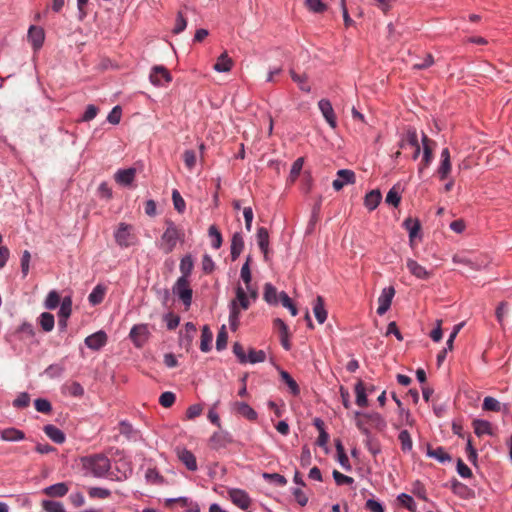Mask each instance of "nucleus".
Returning <instances> with one entry per match:
<instances>
[{
	"mask_svg": "<svg viewBox=\"0 0 512 512\" xmlns=\"http://www.w3.org/2000/svg\"><path fill=\"white\" fill-rule=\"evenodd\" d=\"M81 463L86 475H91L96 478H112V473H110L111 462L104 454L100 453L85 456L81 458Z\"/></svg>",
	"mask_w": 512,
	"mask_h": 512,
	"instance_id": "obj_1",
	"label": "nucleus"
},
{
	"mask_svg": "<svg viewBox=\"0 0 512 512\" xmlns=\"http://www.w3.org/2000/svg\"><path fill=\"white\" fill-rule=\"evenodd\" d=\"M165 225L166 229L161 236L159 247L165 254H169L174 250L178 241H183L184 232L170 219L165 221Z\"/></svg>",
	"mask_w": 512,
	"mask_h": 512,
	"instance_id": "obj_2",
	"label": "nucleus"
},
{
	"mask_svg": "<svg viewBox=\"0 0 512 512\" xmlns=\"http://www.w3.org/2000/svg\"><path fill=\"white\" fill-rule=\"evenodd\" d=\"M250 302L245 290L239 285L236 288V298L230 304L229 322L232 330H236L239 325L240 308L247 310Z\"/></svg>",
	"mask_w": 512,
	"mask_h": 512,
	"instance_id": "obj_3",
	"label": "nucleus"
},
{
	"mask_svg": "<svg viewBox=\"0 0 512 512\" xmlns=\"http://www.w3.org/2000/svg\"><path fill=\"white\" fill-rule=\"evenodd\" d=\"M114 237L116 243L121 247H128L136 241V236L133 233V227L126 223L119 224Z\"/></svg>",
	"mask_w": 512,
	"mask_h": 512,
	"instance_id": "obj_4",
	"label": "nucleus"
},
{
	"mask_svg": "<svg viewBox=\"0 0 512 512\" xmlns=\"http://www.w3.org/2000/svg\"><path fill=\"white\" fill-rule=\"evenodd\" d=\"M173 292L179 297L186 307L191 305L193 292L188 279H185V277H179L173 286Z\"/></svg>",
	"mask_w": 512,
	"mask_h": 512,
	"instance_id": "obj_5",
	"label": "nucleus"
},
{
	"mask_svg": "<svg viewBox=\"0 0 512 512\" xmlns=\"http://www.w3.org/2000/svg\"><path fill=\"white\" fill-rule=\"evenodd\" d=\"M422 144H423V157H422L421 162L418 167V173L420 175L432 163L433 158H434L433 151L436 146L435 141L428 138V136L425 134H423V136H422Z\"/></svg>",
	"mask_w": 512,
	"mask_h": 512,
	"instance_id": "obj_6",
	"label": "nucleus"
},
{
	"mask_svg": "<svg viewBox=\"0 0 512 512\" xmlns=\"http://www.w3.org/2000/svg\"><path fill=\"white\" fill-rule=\"evenodd\" d=\"M149 78L151 83L156 86H164L172 81L170 72L164 66H154Z\"/></svg>",
	"mask_w": 512,
	"mask_h": 512,
	"instance_id": "obj_7",
	"label": "nucleus"
},
{
	"mask_svg": "<svg viewBox=\"0 0 512 512\" xmlns=\"http://www.w3.org/2000/svg\"><path fill=\"white\" fill-rule=\"evenodd\" d=\"M131 340L137 347H142L150 336L147 324L134 325L129 334Z\"/></svg>",
	"mask_w": 512,
	"mask_h": 512,
	"instance_id": "obj_8",
	"label": "nucleus"
},
{
	"mask_svg": "<svg viewBox=\"0 0 512 512\" xmlns=\"http://www.w3.org/2000/svg\"><path fill=\"white\" fill-rule=\"evenodd\" d=\"M395 296V289L393 286L386 287L382 290L379 298H378V308L377 313L382 316L384 315L390 308L392 300Z\"/></svg>",
	"mask_w": 512,
	"mask_h": 512,
	"instance_id": "obj_9",
	"label": "nucleus"
},
{
	"mask_svg": "<svg viewBox=\"0 0 512 512\" xmlns=\"http://www.w3.org/2000/svg\"><path fill=\"white\" fill-rule=\"evenodd\" d=\"M356 180L355 173L349 169H341L337 172V178L332 186L336 191L341 190L347 184H354Z\"/></svg>",
	"mask_w": 512,
	"mask_h": 512,
	"instance_id": "obj_10",
	"label": "nucleus"
},
{
	"mask_svg": "<svg viewBox=\"0 0 512 512\" xmlns=\"http://www.w3.org/2000/svg\"><path fill=\"white\" fill-rule=\"evenodd\" d=\"M406 267L409 272L418 279L428 280L433 275L432 271L427 270L424 266L411 258L407 259Z\"/></svg>",
	"mask_w": 512,
	"mask_h": 512,
	"instance_id": "obj_11",
	"label": "nucleus"
},
{
	"mask_svg": "<svg viewBox=\"0 0 512 512\" xmlns=\"http://www.w3.org/2000/svg\"><path fill=\"white\" fill-rule=\"evenodd\" d=\"M318 107L329 126L335 129L337 121L331 102L327 99H321L318 102Z\"/></svg>",
	"mask_w": 512,
	"mask_h": 512,
	"instance_id": "obj_12",
	"label": "nucleus"
},
{
	"mask_svg": "<svg viewBox=\"0 0 512 512\" xmlns=\"http://www.w3.org/2000/svg\"><path fill=\"white\" fill-rule=\"evenodd\" d=\"M232 442V438L229 433L225 431L215 432L209 439V446L214 450H220L225 448Z\"/></svg>",
	"mask_w": 512,
	"mask_h": 512,
	"instance_id": "obj_13",
	"label": "nucleus"
},
{
	"mask_svg": "<svg viewBox=\"0 0 512 512\" xmlns=\"http://www.w3.org/2000/svg\"><path fill=\"white\" fill-rule=\"evenodd\" d=\"M231 501L242 510H246L251 505V499L248 494L241 489H232L229 491Z\"/></svg>",
	"mask_w": 512,
	"mask_h": 512,
	"instance_id": "obj_14",
	"label": "nucleus"
},
{
	"mask_svg": "<svg viewBox=\"0 0 512 512\" xmlns=\"http://www.w3.org/2000/svg\"><path fill=\"white\" fill-rule=\"evenodd\" d=\"M273 324H274V328L278 331V333L280 335L281 345L283 346V348L285 350H290L291 343L289 341L290 334H289L288 326L280 318L274 319Z\"/></svg>",
	"mask_w": 512,
	"mask_h": 512,
	"instance_id": "obj_15",
	"label": "nucleus"
},
{
	"mask_svg": "<svg viewBox=\"0 0 512 512\" xmlns=\"http://www.w3.org/2000/svg\"><path fill=\"white\" fill-rule=\"evenodd\" d=\"M107 343V335L104 331L100 330L85 338V344L92 350H99Z\"/></svg>",
	"mask_w": 512,
	"mask_h": 512,
	"instance_id": "obj_16",
	"label": "nucleus"
},
{
	"mask_svg": "<svg viewBox=\"0 0 512 512\" xmlns=\"http://www.w3.org/2000/svg\"><path fill=\"white\" fill-rule=\"evenodd\" d=\"M135 176H136V169L128 168V169L118 170L114 175V179L117 183H119L121 185L128 186L134 181Z\"/></svg>",
	"mask_w": 512,
	"mask_h": 512,
	"instance_id": "obj_17",
	"label": "nucleus"
},
{
	"mask_svg": "<svg viewBox=\"0 0 512 512\" xmlns=\"http://www.w3.org/2000/svg\"><path fill=\"white\" fill-rule=\"evenodd\" d=\"M233 410L239 415L254 421L257 419L256 411L245 402L236 401L233 403Z\"/></svg>",
	"mask_w": 512,
	"mask_h": 512,
	"instance_id": "obj_18",
	"label": "nucleus"
},
{
	"mask_svg": "<svg viewBox=\"0 0 512 512\" xmlns=\"http://www.w3.org/2000/svg\"><path fill=\"white\" fill-rule=\"evenodd\" d=\"M179 460L186 466L190 471L197 470V462L194 454L187 449H180L177 452Z\"/></svg>",
	"mask_w": 512,
	"mask_h": 512,
	"instance_id": "obj_19",
	"label": "nucleus"
},
{
	"mask_svg": "<svg viewBox=\"0 0 512 512\" xmlns=\"http://www.w3.org/2000/svg\"><path fill=\"white\" fill-rule=\"evenodd\" d=\"M0 438L3 441L17 442L25 439V433L19 429L10 427L0 431Z\"/></svg>",
	"mask_w": 512,
	"mask_h": 512,
	"instance_id": "obj_20",
	"label": "nucleus"
},
{
	"mask_svg": "<svg viewBox=\"0 0 512 512\" xmlns=\"http://www.w3.org/2000/svg\"><path fill=\"white\" fill-rule=\"evenodd\" d=\"M28 39L31 41L34 49H39L44 42V31L40 27L31 26L28 31Z\"/></svg>",
	"mask_w": 512,
	"mask_h": 512,
	"instance_id": "obj_21",
	"label": "nucleus"
},
{
	"mask_svg": "<svg viewBox=\"0 0 512 512\" xmlns=\"http://www.w3.org/2000/svg\"><path fill=\"white\" fill-rule=\"evenodd\" d=\"M482 409L484 411H492V412H500L504 411L505 413H508V407L507 405H502L497 399L487 396L483 400Z\"/></svg>",
	"mask_w": 512,
	"mask_h": 512,
	"instance_id": "obj_22",
	"label": "nucleus"
},
{
	"mask_svg": "<svg viewBox=\"0 0 512 512\" xmlns=\"http://www.w3.org/2000/svg\"><path fill=\"white\" fill-rule=\"evenodd\" d=\"M355 416L365 419L367 422L371 423L378 429H382L386 425L384 419L379 413H361L357 411L355 412Z\"/></svg>",
	"mask_w": 512,
	"mask_h": 512,
	"instance_id": "obj_23",
	"label": "nucleus"
},
{
	"mask_svg": "<svg viewBox=\"0 0 512 512\" xmlns=\"http://www.w3.org/2000/svg\"><path fill=\"white\" fill-rule=\"evenodd\" d=\"M313 313L320 324H323L326 321L327 311L324 307V300L321 296H317L313 302Z\"/></svg>",
	"mask_w": 512,
	"mask_h": 512,
	"instance_id": "obj_24",
	"label": "nucleus"
},
{
	"mask_svg": "<svg viewBox=\"0 0 512 512\" xmlns=\"http://www.w3.org/2000/svg\"><path fill=\"white\" fill-rule=\"evenodd\" d=\"M257 243L260 250L263 252L264 257L267 258L269 247V233L265 227H260L257 230Z\"/></svg>",
	"mask_w": 512,
	"mask_h": 512,
	"instance_id": "obj_25",
	"label": "nucleus"
},
{
	"mask_svg": "<svg viewBox=\"0 0 512 512\" xmlns=\"http://www.w3.org/2000/svg\"><path fill=\"white\" fill-rule=\"evenodd\" d=\"M233 60L228 56L227 52H223L217 59L213 68L217 72H229L232 69Z\"/></svg>",
	"mask_w": 512,
	"mask_h": 512,
	"instance_id": "obj_26",
	"label": "nucleus"
},
{
	"mask_svg": "<svg viewBox=\"0 0 512 512\" xmlns=\"http://www.w3.org/2000/svg\"><path fill=\"white\" fill-rule=\"evenodd\" d=\"M45 434L55 443L62 444L65 441V434L56 426L48 424L43 428Z\"/></svg>",
	"mask_w": 512,
	"mask_h": 512,
	"instance_id": "obj_27",
	"label": "nucleus"
},
{
	"mask_svg": "<svg viewBox=\"0 0 512 512\" xmlns=\"http://www.w3.org/2000/svg\"><path fill=\"white\" fill-rule=\"evenodd\" d=\"M69 488L66 483H56L44 489V493L49 497H63L67 494Z\"/></svg>",
	"mask_w": 512,
	"mask_h": 512,
	"instance_id": "obj_28",
	"label": "nucleus"
},
{
	"mask_svg": "<svg viewBox=\"0 0 512 512\" xmlns=\"http://www.w3.org/2000/svg\"><path fill=\"white\" fill-rule=\"evenodd\" d=\"M244 248V240L240 233H234L231 240V257L235 260L239 257Z\"/></svg>",
	"mask_w": 512,
	"mask_h": 512,
	"instance_id": "obj_29",
	"label": "nucleus"
},
{
	"mask_svg": "<svg viewBox=\"0 0 512 512\" xmlns=\"http://www.w3.org/2000/svg\"><path fill=\"white\" fill-rule=\"evenodd\" d=\"M381 199V192L379 190H372L366 194L364 199V205L368 210L373 211L374 209L377 208Z\"/></svg>",
	"mask_w": 512,
	"mask_h": 512,
	"instance_id": "obj_30",
	"label": "nucleus"
},
{
	"mask_svg": "<svg viewBox=\"0 0 512 512\" xmlns=\"http://www.w3.org/2000/svg\"><path fill=\"white\" fill-rule=\"evenodd\" d=\"M403 225L408 230L409 239H410V242L412 243L414 238H416L418 236V233L421 230L420 221L418 219L409 217V218L405 219Z\"/></svg>",
	"mask_w": 512,
	"mask_h": 512,
	"instance_id": "obj_31",
	"label": "nucleus"
},
{
	"mask_svg": "<svg viewBox=\"0 0 512 512\" xmlns=\"http://www.w3.org/2000/svg\"><path fill=\"white\" fill-rule=\"evenodd\" d=\"M418 144L419 142L416 130L414 128H409L405 136L400 140L399 147L401 149H404L407 146L414 147L417 146Z\"/></svg>",
	"mask_w": 512,
	"mask_h": 512,
	"instance_id": "obj_32",
	"label": "nucleus"
},
{
	"mask_svg": "<svg viewBox=\"0 0 512 512\" xmlns=\"http://www.w3.org/2000/svg\"><path fill=\"white\" fill-rule=\"evenodd\" d=\"M213 339V333L208 325L202 327L200 349L202 352H208L211 350V343Z\"/></svg>",
	"mask_w": 512,
	"mask_h": 512,
	"instance_id": "obj_33",
	"label": "nucleus"
},
{
	"mask_svg": "<svg viewBox=\"0 0 512 512\" xmlns=\"http://www.w3.org/2000/svg\"><path fill=\"white\" fill-rule=\"evenodd\" d=\"M62 390L73 397H81L84 394V388L76 381L67 382L63 385Z\"/></svg>",
	"mask_w": 512,
	"mask_h": 512,
	"instance_id": "obj_34",
	"label": "nucleus"
},
{
	"mask_svg": "<svg viewBox=\"0 0 512 512\" xmlns=\"http://www.w3.org/2000/svg\"><path fill=\"white\" fill-rule=\"evenodd\" d=\"M474 432L477 436H483L485 434H492V427L490 422L486 420L476 419L473 421Z\"/></svg>",
	"mask_w": 512,
	"mask_h": 512,
	"instance_id": "obj_35",
	"label": "nucleus"
},
{
	"mask_svg": "<svg viewBox=\"0 0 512 512\" xmlns=\"http://www.w3.org/2000/svg\"><path fill=\"white\" fill-rule=\"evenodd\" d=\"M355 394H356V404L362 408L367 407L368 399H367V395H366L365 386L362 381H358V383L355 385Z\"/></svg>",
	"mask_w": 512,
	"mask_h": 512,
	"instance_id": "obj_36",
	"label": "nucleus"
},
{
	"mask_svg": "<svg viewBox=\"0 0 512 512\" xmlns=\"http://www.w3.org/2000/svg\"><path fill=\"white\" fill-rule=\"evenodd\" d=\"M264 300L272 305H276L279 301V294L276 288L270 283H266L264 286Z\"/></svg>",
	"mask_w": 512,
	"mask_h": 512,
	"instance_id": "obj_37",
	"label": "nucleus"
},
{
	"mask_svg": "<svg viewBox=\"0 0 512 512\" xmlns=\"http://www.w3.org/2000/svg\"><path fill=\"white\" fill-rule=\"evenodd\" d=\"M427 455L429 457L437 459L441 463L451 460V456L445 451L443 447H437L436 449H433L430 446H428Z\"/></svg>",
	"mask_w": 512,
	"mask_h": 512,
	"instance_id": "obj_38",
	"label": "nucleus"
},
{
	"mask_svg": "<svg viewBox=\"0 0 512 512\" xmlns=\"http://www.w3.org/2000/svg\"><path fill=\"white\" fill-rule=\"evenodd\" d=\"M105 293L106 288L102 285H97L89 294L88 300L92 305H98L104 300Z\"/></svg>",
	"mask_w": 512,
	"mask_h": 512,
	"instance_id": "obj_39",
	"label": "nucleus"
},
{
	"mask_svg": "<svg viewBox=\"0 0 512 512\" xmlns=\"http://www.w3.org/2000/svg\"><path fill=\"white\" fill-rule=\"evenodd\" d=\"M41 328L45 332H50L54 328L55 320L53 314L49 312H43L38 318Z\"/></svg>",
	"mask_w": 512,
	"mask_h": 512,
	"instance_id": "obj_40",
	"label": "nucleus"
},
{
	"mask_svg": "<svg viewBox=\"0 0 512 512\" xmlns=\"http://www.w3.org/2000/svg\"><path fill=\"white\" fill-rule=\"evenodd\" d=\"M193 266L194 263L191 255L184 256L180 262V271L182 273L181 277H185V279H188L193 270Z\"/></svg>",
	"mask_w": 512,
	"mask_h": 512,
	"instance_id": "obj_41",
	"label": "nucleus"
},
{
	"mask_svg": "<svg viewBox=\"0 0 512 512\" xmlns=\"http://www.w3.org/2000/svg\"><path fill=\"white\" fill-rule=\"evenodd\" d=\"M281 379L287 384L291 393L297 396L300 393V389L296 381L290 376V374L284 370L280 371Z\"/></svg>",
	"mask_w": 512,
	"mask_h": 512,
	"instance_id": "obj_42",
	"label": "nucleus"
},
{
	"mask_svg": "<svg viewBox=\"0 0 512 512\" xmlns=\"http://www.w3.org/2000/svg\"><path fill=\"white\" fill-rule=\"evenodd\" d=\"M303 164H304V158H302V157H300L294 161V163L292 164L291 170H290L289 178H288V181L290 183H294L296 181V179L300 175V172L303 168Z\"/></svg>",
	"mask_w": 512,
	"mask_h": 512,
	"instance_id": "obj_43",
	"label": "nucleus"
},
{
	"mask_svg": "<svg viewBox=\"0 0 512 512\" xmlns=\"http://www.w3.org/2000/svg\"><path fill=\"white\" fill-rule=\"evenodd\" d=\"M290 75H291V78L293 79V81L298 84L299 88L302 91L310 92L311 87L307 83V76L305 74L304 75H298L297 73H295L294 70H290Z\"/></svg>",
	"mask_w": 512,
	"mask_h": 512,
	"instance_id": "obj_44",
	"label": "nucleus"
},
{
	"mask_svg": "<svg viewBox=\"0 0 512 512\" xmlns=\"http://www.w3.org/2000/svg\"><path fill=\"white\" fill-rule=\"evenodd\" d=\"M398 439H399L400 444H401V449L404 452H408V451H410L412 449L413 442H412L410 433L407 430H402L399 433Z\"/></svg>",
	"mask_w": 512,
	"mask_h": 512,
	"instance_id": "obj_45",
	"label": "nucleus"
},
{
	"mask_svg": "<svg viewBox=\"0 0 512 512\" xmlns=\"http://www.w3.org/2000/svg\"><path fill=\"white\" fill-rule=\"evenodd\" d=\"M365 446L368 449V451L373 455H377L381 451L379 441L376 438H374L371 435V433L366 435Z\"/></svg>",
	"mask_w": 512,
	"mask_h": 512,
	"instance_id": "obj_46",
	"label": "nucleus"
},
{
	"mask_svg": "<svg viewBox=\"0 0 512 512\" xmlns=\"http://www.w3.org/2000/svg\"><path fill=\"white\" fill-rule=\"evenodd\" d=\"M209 236L212 238V247L219 249L222 244V235L215 225H211L208 230Z\"/></svg>",
	"mask_w": 512,
	"mask_h": 512,
	"instance_id": "obj_47",
	"label": "nucleus"
},
{
	"mask_svg": "<svg viewBox=\"0 0 512 512\" xmlns=\"http://www.w3.org/2000/svg\"><path fill=\"white\" fill-rule=\"evenodd\" d=\"M306 7L314 13H323L327 5L322 0H305Z\"/></svg>",
	"mask_w": 512,
	"mask_h": 512,
	"instance_id": "obj_48",
	"label": "nucleus"
},
{
	"mask_svg": "<svg viewBox=\"0 0 512 512\" xmlns=\"http://www.w3.org/2000/svg\"><path fill=\"white\" fill-rule=\"evenodd\" d=\"M386 203L397 207L401 201V197L398 191V186H393L386 195Z\"/></svg>",
	"mask_w": 512,
	"mask_h": 512,
	"instance_id": "obj_49",
	"label": "nucleus"
},
{
	"mask_svg": "<svg viewBox=\"0 0 512 512\" xmlns=\"http://www.w3.org/2000/svg\"><path fill=\"white\" fill-rule=\"evenodd\" d=\"M279 301L281 302L283 307L289 309L292 316L297 315L298 310H297L296 306L293 304L292 300L285 292L279 293Z\"/></svg>",
	"mask_w": 512,
	"mask_h": 512,
	"instance_id": "obj_50",
	"label": "nucleus"
},
{
	"mask_svg": "<svg viewBox=\"0 0 512 512\" xmlns=\"http://www.w3.org/2000/svg\"><path fill=\"white\" fill-rule=\"evenodd\" d=\"M72 312V300L70 297H64L61 302L59 317L60 318H69Z\"/></svg>",
	"mask_w": 512,
	"mask_h": 512,
	"instance_id": "obj_51",
	"label": "nucleus"
},
{
	"mask_svg": "<svg viewBox=\"0 0 512 512\" xmlns=\"http://www.w3.org/2000/svg\"><path fill=\"white\" fill-rule=\"evenodd\" d=\"M266 359V354L263 350H255L249 349V355L247 357V362L252 364L264 362Z\"/></svg>",
	"mask_w": 512,
	"mask_h": 512,
	"instance_id": "obj_52",
	"label": "nucleus"
},
{
	"mask_svg": "<svg viewBox=\"0 0 512 512\" xmlns=\"http://www.w3.org/2000/svg\"><path fill=\"white\" fill-rule=\"evenodd\" d=\"M42 507L47 512H65L63 504L58 501L45 500L42 502Z\"/></svg>",
	"mask_w": 512,
	"mask_h": 512,
	"instance_id": "obj_53",
	"label": "nucleus"
},
{
	"mask_svg": "<svg viewBox=\"0 0 512 512\" xmlns=\"http://www.w3.org/2000/svg\"><path fill=\"white\" fill-rule=\"evenodd\" d=\"M172 201H173V205H174V208L179 212V213H183L185 211V208H186V204H185V201L184 199L182 198L181 194L179 193L178 190L174 189L172 191Z\"/></svg>",
	"mask_w": 512,
	"mask_h": 512,
	"instance_id": "obj_54",
	"label": "nucleus"
},
{
	"mask_svg": "<svg viewBox=\"0 0 512 512\" xmlns=\"http://www.w3.org/2000/svg\"><path fill=\"white\" fill-rule=\"evenodd\" d=\"M452 169L451 160H441L440 165L437 169L440 180L447 179Z\"/></svg>",
	"mask_w": 512,
	"mask_h": 512,
	"instance_id": "obj_55",
	"label": "nucleus"
},
{
	"mask_svg": "<svg viewBox=\"0 0 512 512\" xmlns=\"http://www.w3.org/2000/svg\"><path fill=\"white\" fill-rule=\"evenodd\" d=\"M263 478L269 482H273L278 486H285L287 484V479L278 473H263Z\"/></svg>",
	"mask_w": 512,
	"mask_h": 512,
	"instance_id": "obj_56",
	"label": "nucleus"
},
{
	"mask_svg": "<svg viewBox=\"0 0 512 512\" xmlns=\"http://www.w3.org/2000/svg\"><path fill=\"white\" fill-rule=\"evenodd\" d=\"M397 500L399 501V503L401 505L406 507L409 511H412V512L416 511V504L410 495L402 493L397 497Z\"/></svg>",
	"mask_w": 512,
	"mask_h": 512,
	"instance_id": "obj_57",
	"label": "nucleus"
},
{
	"mask_svg": "<svg viewBox=\"0 0 512 512\" xmlns=\"http://www.w3.org/2000/svg\"><path fill=\"white\" fill-rule=\"evenodd\" d=\"M60 303V296L56 291H50L45 300L47 309H55Z\"/></svg>",
	"mask_w": 512,
	"mask_h": 512,
	"instance_id": "obj_58",
	"label": "nucleus"
},
{
	"mask_svg": "<svg viewBox=\"0 0 512 512\" xmlns=\"http://www.w3.org/2000/svg\"><path fill=\"white\" fill-rule=\"evenodd\" d=\"M250 260H251V257L248 256L246 262L243 264L242 268H241V278L243 280V282L246 284V287L248 290H250L249 288V284L251 282V271H250Z\"/></svg>",
	"mask_w": 512,
	"mask_h": 512,
	"instance_id": "obj_59",
	"label": "nucleus"
},
{
	"mask_svg": "<svg viewBox=\"0 0 512 512\" xmlns=\"http://www.w3.org/2000/svg\"><path fill=\"white\" fill-rule=\"evenodd\" d=\"M227 340H228V334L226 332L225 326L223 325L221 327L220 331L218 332L217 339H216L217 350L220 351V350H223L224 348H226Z\"/></svg>",
	"mask_w": 512,
	"mask_h": 512,
	"instance_id": "obj_60",
	"label": "nucleus"
},
{
	"mask_svg": "<svg viewBox=\"0 0 512 512\" xmlns=\"http://www.w3.org/2000/svg\"><path fill=\"white\" fill-rule=\"evenodd\" d=\"M175 400H176L175 394L173 392L167 391L160 395L159 403L163 407L168 408V407H171L175 403Z\"/></svg>",
	"mask_w": 512,
	"mask_h": 512,
	"instance_id": "obj_61",
	"label": "nucleus"
},
{
	"mask_svg": "<svg viewBox=\"0 0 512 512\" xmlns=\"http://www.w3.org/2000/svg\"><path fill=\"white\" fill-rule=\"evenodd\" d=\"M34 404H35V409L38 412H41V413H44V414H48L52 410L51 403L48 400H46V399L38 398V399L35 400Z\"/></svg>",
	"mask_w": 512,
	"mask_h": 512,
	"instance_id": "obj_62",
	"label": "nucleus"
},
{
	"mask_svg": "<svg viewBox=\"0 0 512 512\" xmlns=\"http://www.w3.org/2000/svg\"><path fill=\"white\" fill-rule=\"evenodd\" d=\"M183 160L186 167L189 170H192L196 165V153L194 150H186L183 153Z\"/></svg>",
	"mask_w": 512,
	"mask_h": 512,
	"instance_id": "obj_63",
	"label": "nucleus"
},
{
	"mask_svg": "<svg viewBox=\"0 0 512 512\" xmlns=\"http://www.w3.org/2000/svg\"><path fill=\"white\" fill-rule=\"evenodd\" d=\"M333 478L337 485H351L354 482L352 477L346 476L338 470L333 471Z\"/></svg>",
	"mask_w": 512,
	"mask_h": 512,
	"instance_id": "obj_64",
	"label": "nucleus"
}]
</instances>
